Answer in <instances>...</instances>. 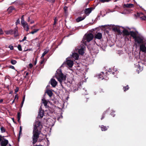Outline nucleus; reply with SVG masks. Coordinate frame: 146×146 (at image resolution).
I'll return each instance as SVG.
<instances>
[{
    "mask_svg": "<svg viewBox=\"0 0 146 146\" xmlns=\"http://www.w3.org/2000/svg\"><path fill=\"white\" fill-rule=\"evenodd\" d=\"M32 136V143L33 144H35L37 142L42 127L41 121L37 119L35 121Z\"/></svg>",
    "mask_w": 146,
    "mask_h": 146,
    "instance_id": "1",
    "label": "nucleus"
},
{
    "mask_svg": "<svg viewBox=\"0 0 146 146\" xmlns=\"http://www.w3.org/2000/svg\"><path fill=\"white\" fill-rule=\"evenodd\" d=\"M55 76L56 78L61 84L62 82L66 80V76L62 73L60 68H58L56 71Z\"/></svg>",
    "mask_w": 146,
    "mask_h": 146,
    "instance_id": "2",
    "label": "nucleus"
},
{
    "mask_svg": "<svg viewBox=\"0 0 146 146\" xmlns=\"http://www.w3.org/2000/svg\"><path fill=\"white\" fill-rule=\"evenodd\" d=\"M94 38V36L91 33H87L84 36L82 41L84 44L86 45V42H89L92 40Z\"/></svg>",
    "mask_w": 146,
    "mask_h": 146,
    "instance_id": "3",
    "label": "nucleus"
},
{
    "mask_svg": "<svg viewBox=\"0 0 146 146\" xmlns=\"http://www.w3.org/2000/svg\"><path fill=\"white\" fill-rule=\"evenodd\" d=\"M44 114V111L42 109V108L40 107L39 109V112L38 113L37 117L39 118H42L43 117Z\"/></svg>",
    "mask_w": 146,
    "mask_h": 146,
    "instance_id": "4",
    "label": "nucleus"
},
{
    "mask_svg": "<svg viewBox=\"0 0 146 146\" xmlns=\"http://www.w3.org/2000/svg\"><path fill=\"white\" fill-rule=\"evenodd\" d=\"M136 16L137 17H139L142 20L146 21V17L142 13H137Z\"/></svg>",
    "mask_w": 146,
    "mask_h": 146,
    "instance_id": "5",
    "label": "nucleus"
},
{
    "mask_svg": "<svg viewBox=\"0 0 146 146\" xmlns=\"http://www.w3.org/2000/svg\"><path fill=\"white\" fill-rule=\"evenodd\" d=\"M68 67L69 68H72L74 65V67H75L76 69H76L77 70H81V68H80V66H79V64H66Z\"/></svg>",
    "mask_w": 146,
    "mask_h": 146,
    "instance_id": "6",
    "label": "nucleus"
},
{
    "mask_svg": "<svg viewBox=\"0 0 146 146\" xmlns=\"http://www.w3.org/2000/svg\"><path fill=\"white\" fill-rule=\"evenodd\" d=\"M140 50L143 52H146V44H142L140 45Z\"/></svg>",
    "mask_w": 146,
    "mask_h": 146,
    "instance_id": "7",
    "label": "nucleus"
},
{
    "mask_svg": "<svg viewBox=\"0 0 146 146\" xmlns=\"http://www.w3.org/2000/svg\"><path fill=\"white\" fill-rule=\"evenodd\" d=\"M102 37V34L99 32H96L95 34L94 37L95 38L98 39H101Z\"/></svg>",
    "mask_w": 146,
    "mask_h": 146,
    "instance_id": "8",
    "label": "nucleus"
},
{
    "mask_svg": "<svg viewBox=\"0 0 146 146\" xmlns=\"http://www.w3.org/2000/svg\"><path fill=\"white\" fill-rule=\"evenodd\" d=\"M105 74L104 72H102L99 75V78H102V80H103V79H105H105L107 80L109 78L107 77V76H106V75H104V76H102V75H104Z\"/></svg>",
    "mask_w": 146,
    "mask_h": 146,
    "instance_id": "9",
    "label": "nucleus"
},
{
    "mask_svg": "<svg viewBox=\"0 0 146 146\" xmlns=\"http://www.w3.org/2000/svg\"><path fill=\"white\" fill-rule=\"evenodd\" d=\"M135 40L137 43H141L143 42V39L142 37L138 36L135 38Z\"/></svg>",
    "mask_w": 146,
    "mask_h": 146,
    "instance_id": "10",
    "label": "nucleus"
},
{
    "mask_svg": "<svg viewBox=\"0 0 146 146\" xmlns=\"http://www.w3.org/2000/svg\"><path fill=\"white\" fill-rule=\"evenodd\" d=\"M57 84V82L54 79H52L51 80L50 84L53 87H55Z\"/></svg>",
    "mask_w": 146,
    "mask_h": 146,
    "instance_id": "11",
    "label": "nucleus"
},
{
    "mask_svg": "<svg viewBox=\"0 0 146 146\" xmlns=\"http://www.w3.org/2000/svg\"><path fill=\"white\" fill-rule=\"evenodd\" d=\"M74 62L70 58H67L66 59V63L64 62L63 64H73Z\"/></svg>",
    "mask_w": 146,
    "mask_h": 146,
    "instance_id": "12",
    "label": "nucleus"
},
{
    "mask_svg": "<svg viewBox=\"0 0 146 146\" xmlns=\"http://www.w3.org/2000/svg\"><path fill=\"white\" fill-rule=\"evenodd\" d=\"M117 70H114L113 69H111L110 68L108 71V72L110 73V74H112L113 75H115L117 74Z\"/></svg>",
    "mask_w": 146,
    "mask_h": 146,
    "instance_id": "13",
    "label": "nucleus"
},
{
    "mask_svg": "<svg viewBox=\"0 0 146 146\" xmlns=\"http://www.w3.org/2000/svg\"><path fill=\"white\" fill-rule=\"evenodd\" d=\"M8 143V140L5 139L4 141H2L0 143V144L1 146H6Z\"/></svg>",
    "mask_w": 146,
    "mask_h": 146,
    "instance_id": "14",
    "label": "nucleus"
},
{
    "mask_svg": "<svg viewBox=\"0 0 146 146\" xmlns=\"http://www.w3.org/2000/svg\"><path fill=\"white\" fill-rule=\"evenodd\" d=\"M84 47H82L78 49V52L80 54L82 55L84 53Z\"/></svg>",
    "mask_w": 146,
    "mask_h": 146,
    "instance_id": "15",
    "label": "nucleus"
},
{
    "mask_svg": "<svg viewBox=\"0 0 146 146\" xmlns=\"http://www.w3.org/2000/svg\"><path fill=\"white\" fill-rule=\"evenodd\" d=\"M4 32L7 35H13V30L12 29L5 31Z\"/></svg>",
    "mask_w": 146,
    "mask_h": 146,
    "instance_id": "16",
    "label": "nucleus"
},
{
    "mask_svg": "<svg viewBox=\"0 0 146 146\" xmlns=\"http://www.w3.org/2000/svg\"><path fill=\"white\" fill-rule=\"evenodd\" d=\"M135 67L137 68V70L138 71V73H139L140 72H141L143 70V67L140 66L139 64L136 65Z\"/></svg>",
    "mask_w": 146,
    "mask_h": 146,
    "instance_id": "17",
    "label": "nucleus"
},
{
    "mask_svg": "<svg viewBox=\"0 0 146 146\" xmlns=\"http://www.w3.org/2000/svg\"><path fill=\"white\" fill-rule=\"evenodd\" d=\"M13 34H14L15 36L16 37L19 35L17 27L15 29L14 31H13Z\"/></svg>",
    "mask_w": 146,
    "mask_h": 146,
    "instance_id": "18",
    "label": "nucleus"
},
{
    "mask_svg": "<svg viewBox=\"0 0 146 146\" xmlns=\"http://www.w3.org/2000/svg\"><path fill=\"white\" fill-rule=\"evenodd\" d=\"M45 93H46L50 97H52L53 94L52 91L50 90H46Z\"/></svg>",
    "mask_w": 146,
    "mask_h": 146,
    "instance_id": "19",
    "label": "nucleus"
},
{
    "mask_svg": "<svg viewBox=\"0 0 146 146\" xmlns=\"http://www.w3.org/2000/svg\"><path fill=\"white\" fill-rule=\"evenodd\" d=\"M72 57L76 60H78L79 58V55L77 53H75L72 54Z\"/></svg>",
    "mask_w": 146,
    "mask_h": 146,
    "instance_id": "20",
    "label": "nucleus"
},
{
    "mask_svg": "<svg viewBox=\"0 0 146 146\" xmlns=\"http://www.w3.org/2000/svg\"><path fill=\"white\" fill-rule=\"evenodd\" d=\"M91 11L92 10L91 9L88 8L85 9V13L86 14L88 15L91 12Z\"/></svg>",
    "mask_w": 146,
    "mask_h": 146,
    "instance_id": "21",
    "label": "nucleus"
},
{
    "mask_svg": "<svg viewBox=\"0 0 146 146\" xmlns=\"http://www.w3.org/2000/svg\"><path fill=\"white\" fill-rule=\"evenodd\" d=\"M21 113L19 112L17 113V119H18V121L19 123H21V120H20V119L21 118Z\"/></svg>",
    "mask_w": 146,
    "mask_h": 146,
    "instance_id": "22",
    "label": "nucleus"
},
{
    "mask_svg": "<svg viewBox=\"0 0 146 146\" xmlns=\"http://www.w3.org/2000/svg\"><path fill=\"white\" fill-rule=\"evenodd\" d=\"M124 6L125 7L129 8H131L133 7L134 6V5L133 4L130 3L125 4Z\"/></svg>",
    "mask_w": 146,
    "mask_h": 146,
    "instance_id": "23",
    "label": "nucleus"
},
{
    "mask_svg": "<svg viewBox=\"0 0 146 146\" xmlns=\"http://www.w3.org/2000/svg\"><path fill=\"white\" fill-rule=\"evenodd\" d=\"M123 34L125 35H130V33L127 30L124 29L123 31Z\"/></svg>",
    "mask_w": 146,
    "mask_h": 146,
    "instance_id": "24",
    "label": "nucleus"
},
{
    "mask_svg": "<svg viewBox=\"0 0 146 146\" xmlns=\"http://www.w3.org/2000/svg\"><path fill=\"white\" fill-rule=\"evenodd\" d=\"M85 16H84L82 17H78L76 19V21L78 22H79L82 20H84L85 18Z\"/></svg>",
    "mask_w": 146,
    "mask_h": 146,
    "instance_id": "25",
    "label": "nucleus"
},
{
    "mask_svg": "<svg viewBox=\"0 0 146 146\" xmlns=\"http://www.w3.org/2000/svg\"><path fill=\"white\" fill-rule=\"evenodd\" d=\"M42 103L44 104V106H46L48 104V102L47 101L45 100L44 98H43L42 100Z\"/></svg>",
    "mask_w": 146,
    "mask_h": 146,
    "instance_id": "26",
    "label": "nucleus"
},
{
    "mask_svg": "<svg viewBox=\"0 0 146 146\" xmlns=\"http://www.w3.org/2000/svg\"><path fill=\"white\" fill-rule=\"evenodd\" d=\"M101 130L102 131H105L107 130L108 128L106 126H105L103 125H102L101 127Z\"/></svg>",
    "mask_w": 146,
    "mask_h": 146,
    "instance_id": "27",
    "label": "nucleus"
},
{
    "mask_svg": "<svg viewBox=\"0 0 146 146\" xmlns=\"http://www.w3.org/2000/svg\"><path fill=\"white\" fill-rule=\"evenodd\" d=\"M21 23L22 25H24V26H25V25H27V29H28V25L27 23L26 22H25L24 20H21Z\"/></svg>",
    "mask_w": 146,
    "mask_h": 146,
    "instance_id": "28",
    "label": "nucleus"
},
{
    "mask_svg": "<svg viewBox=\"0 0 146 146\" xmlns=\"http://www.w3.org/2000/svg\"><path fill=\"white\" fill-rule=\"evenodd\" d=\"M131 35L135 39L136 37V35L135 32H131L130 33Z\"/></svg>",
    "mask_w": 146,
    "mask_h": 146,
    "instance_id": "29",
    "label": "nucleus"
},
{
    "mask_svg": "<svg viewBox=\"0 0 146 146\" xmlns=\"http://www.w3.org/2000/svg\"><path fill=\"white\" fill-rule=\"evenodd\" d=\"M39 29H35L33 31H31L30 33L33 34L34 33H36L39 30Z\"/></svg>",
    "mask_w": 146,
    "mask_h": 146,
    "instance_id": "30",
    "label": "nucleus"
},
{
    "mask_svg": "<svg viewBox=\"0 0 146 146\" xmlns=\"http://www.w3.org/2000/svg\"><path fill=\"white\" fill-rule=\"evenodd\" d=\"M48 52V50H45L44 52L43 53L42 56L41 57V58H44V57L45 56V55Z\"/></svg>",
    "mask_w": 146,
    "mask_h": 146,
    "instance_id": "31",
    "label": "nucleus"
},
{
    "mask_svg": "<svg viewBox=\"0 0 146 146\" xmlns=\"http://www.w3.org/2000/svg\"><path fill=\"white\" fill-rule=\"evenodd\" d=\"M129 88V87L127 85L125 87H124L123 88V89L124 90V91L125 92L127 90H128Z\"/></svg>",
    "mask_w": 146,
    "mask_h": 146,
    "instance_id": "32",
    "label": "nucleus"
},
{
    "mask_svg": "<svg viewBox=\"0 0 146 146\" xmlns=\"http://www.w3.org/2000/svg\"><path fill=\"white\" fill-rule=\"evenodd\" d=\"M25 96H24L23 97L22 101V102L21 103V108H22L23 106V104L24 103V102L25 101Z\"/></svg>",
    "mask_w": 146,
    "mask_h": 146,
    "instance_id": "33",
    "label": "nucleus"
},
{
    "mask_svg": "<svg viewBox=\"0 0 146 146\" xmlns=\"http://www.w3.org/2000/svg\"><path fill=\"white\" fill-rule=\"evenodd\" d=\"M22 127L21 126L20 127V129L19 131V136L18 137V139L20 138V135L22 133Z\"/></svg>",
    "mask_w": 146,
    "mask_h": 146,
    "instance_id": "34",
    "label": "nucleus"
},
{
    "mask_svg": "<svg viewBox=\"0 0 146 146\" xmlns=\"http://www.w3.org/2000/svg\"><path fill=\"white\" fill-rule=\"evenodd\" d=\"M42 60H41L40 64H42L45 63V62L46 61V59H44V58H41Z\"/></svg>",
    "mask_w": 146,
    "mask_h": 146,
    "instance_id": "35",
    "label": "nucleus"
},
{
    "mask_svg": "<svg viewBox=\"0 0 146 146\" xmlns=\"http://www.w3.org/2000/svg\"><path fill=\"white\" fill-rule=\"evenodd\" d=\"M1 130L2 133L5 132V129L3 127H1Z\"/></svg>",
    "mask_w": 146,
    "mask_h": 146,
    "instance_id": "36",
    "label": "nucleus"
},
{
    "mask_svg": "<svg viewBox=\"0 0 146 146\" xmlns=\"http://www.w3.org/2000/svg\"><path fill=\"white\" fill-rule=\"evenodd\" d=\"M22 25L23 26V27L25 28V29L27 31H28L29 30V27L28 26V29H27V25H25V26H24V25Z\"/></svg>",
    "mask_w": 146,
    "mask_h": 146,
    "instance_id": "37",
    "label": "nucleus"
},
{
    "mask_svg": "<svg viewBox=\"0 0 146 146\" xmlns=\"http://www.w3.org/2000/svg\"><path fill=\"white\" fill-rule=\"evenodd\" d=\"M106 113V111L104 112L103 113V114L102 115V117L101 119L102 120L104 118L105 116V114Z\"/></svg>",
    "mask_w": 146,
    "mask_h": 146,
    "instance_id": "38",
    "label": "nucleus"
},
{
    "mask_svg": "<svg viewBox=\"0 0 146 146\" xmlns=\"http://www.w3.org/2000/svg\"><path fill=\"white\" fill-rule=\"evenodd\" d=\"M100 1L102 3H104L106 2H108L110 1L111 0H100Z\"/></svg>",
    "mask_w": 146,
    "mask_h": 146,
    "instance_id": "39",
    "label": "nucleus"
},
{
    "mask_svg": "<svg viewBox=\"0 0 146 146\" xmlns=\"http://www.w3.org/2000/svg\"><path fill=\"white\" fill-rule=\"evenodd\" d=\"M16 63V61L14 60H12L11 61V63L12 64H15Z\"/></svg>",
    "mask_w": 146,
    "mask_h": 146,
    "instance_id": "40",
    "label": "nucleus"
},
{
    "mask_svg": "<svg viewBox=\"0 0 146 146\" xmlns=\"http://www.w3.org/2000/svg\"><path fill=\"white\" fill-rule=\"evenodd\" d=\"M18 50L20 51L22 50V48L21 46L20 45H19L18 46Z\"/></svg>",
    "mask_w": 146,
    "mask_h": 146,
    "instance_id": "41",
    "label": "nucleus"
},
{
    "mask_svg": "<svg viewBox=\"0 0 146 146\" xmlns=\"http://www.w3.org/2000/svg\"><path fill=\"white\" fill-rule=\"evenodd\" d=\"M19 88L18 87H16L15 90V93L16 94V93L18 91Z\"/></svg>",
    "mask_w": 146,
    "mask_h": 146,
    "instance_id": "42",
    "label": "nucleus"
},
{
    "mask_svg": "<svg viewBox=\"0 0 146 146\" xmlns=\"http://www.w3.org/2000/svg\"><path fill=\"white\" fill-rule=\"evenodd\" d=\"M9 48H10L11 50H13V46H12L11 45H10L9 46Z\"/></svg>",
    "mask_w": 146,
    "mask_h": 146,
    "instance_id": "43",
    "label": "nucleus"
},
{
    "mask_svg": "<svg viewBox=\"0 0 146 146\" xmlns=\"http://www.w3.org/2000/svg\"><path fill=\"white\" fill-rule=\"evenodd\" d=\"M20 23V21L19 19H17V21L16 22V25H18V24H19Z\"/></svg>",
    "mask_w": 146,
    "mask_h": 146,
    "instance_id": "44",
    "label": "nucleus"
},
{
    "mask_svg": "<svg viewBox=\"0 0 146 146\" xmlns=\"http://www.w3.org/2000/svg\"><path fill=\"white\" fill-rule=\"evenodd\" d=\"M24 73H26V75L24 76V78H26L27 77V76L28 75L29 73L28 72H26L25 71L24 72Z\"/></svg>",
    "mask_w": 146,
    "mask_h": 146,
    "instance_id": "45",
    "label": "nucleus"
},
{
    "mask_svg": "<svg viewBox=\"0 0 146 146\" xmlns=\"http://www.w3.org/2000/svg\"><path fill=\"white\" fill-rule=\"evenodd\" d=\"M8 9L9 10H14V8L13 7H9Z\"/></svg>",
    "mask_w": 146,
    "mask_h": 146,
    "instance_id": "46",
    "label": "nucleus"
},
{
    "mask_svg": "<svg viewBox=\"0 0 146 146\" xmlns=\"http://www.w3.org/2000/svg\"><path fill=\"white\" fill-rule=\"evenodd\" d=\"M27 38V37L26 36H25L23 38L21 42H23L24 40H25Z\"/></svg>",
    "mask_w": 146,
    "mask_h": 146,
    "instance_id": "47",
    "label": "nucleus"
},
{
    "mask_svg": "<svg viewBox=\"0 0 146 146\" xmlns=\"http://www.w3.org/2000/svg\"><path fill=\"white\" fill-rule=\"evenodd\" d=\"M9 68H11V69H13L15 70V68L13 66H9Z\"/></svg>",
    "mask_w": 146,
    "mask_h": 146,
    "instance_id": "48",
    "label": "nucleus"
},
{
    "mask_svg": "<svg viewBox=\"0 0 146 146\" xmlns=\"http://www.w3.org/2000/svg\"><path fill=\"white\" fill-rule=\"evenodd\" d=\"M67 8H68L67 7H64V9L65 12H66L67 11Z\"/></svg>",
    "mask_w": 146,
    "mask_h": 146,
    "instance_id": "49",
    "label": "nucleus"
},
{
    "mask_svg": "<svg viewBox=\"0 0 146 146\" xmlns=\"http://www.w3.org/2000/svg\"><path fill=\"white\" fill-rule=\"evenodd\" d=\"M29 68L30 69H31L33 66V64H29Z\"/></svg>",
    "mask_w": 146,
    "mask_h": 146,
    "instance_id": "50",
    "label": "nucleus"
},
{
    "mask_svg": "<svg viewBox=\"0 0 146 146\" xmlns=\"http://www.w3.org/2000/svg\"><path fill=\"white\" fill-rule=\"evenodd\" d=\"M105 92V90L103 89H101V90H100V92L101 93L102 92Z\"/></svg>",
    "mask_w": 146,
    "mask_h": 146,
    "instance_id": "51",
    "label": "nucleus"
},
{
    "mask_svg": "<svg viewBox=\"0 0 146 146\" xmlns=\"http://www.w3.org/2000/svg\"><path fill=\"white\" fill-rule=\"evenodd\" d=\"M18 98H19V97H18V96H17V94L16 95H15V99H16V98H17V99L18 100Z\"/></svg>",
    "mask_w": 146,
    "mask_h": 146,
    "instance_id": "52",
    "label": "nucleus"
},
{
    "mask_svg": "<svg viewBox=\"0 0 146 146\" xmlns=\"http://www.w3.org/2000/svg\"><path fill=\"white\" fill-rule=\"evenodd\" d=\"M30 23L31 24H32V23H34V21H32V20H31V21H30Z\"/></svg>",
    "mask_w": 146,
    "mask_h": 146,
    "instance_id": "53",
    "label": "nucleus"
},
{
    "mask_svg": "<svg viewBox=\"0 0 146 146\" xmlns=\"http://www.w3.org/2000/svg\"><path fill=\"white\" fill-rule=\"evenodd\" d=\"M114 29L115 30H116V31H119V29H117V28H114Z\"/></svg>",
    "mask_w": 146,
    "mask_h": 146,
    "instance_id": "54",
    "label": "nucleus"
},
{
    "mask_svg": "<svg viewBox=\"0 0 146 146\" xmlns=\"http://www.w3.org/2000/svg\"><path fill=\"white\" fill-rule=\"evenodd\" d=\"M24 15H23L21 18V20H24Z\"/></svg>",
    "mask_w": 146,
    "mask_h": 146,
    "instance_id": "55",
    "label": "nucleus"
},
{
    "mask_svg": "<svg viewBox=\"0 0 146 146\" xmlns=\"http://www.w3.org/2000/svg\"><path fill=\"white\" fill-rule=\"evenodd\" d=\"M28 22H30L31 21V20L30 18V17H29L28 18V20H27Z\"/></svg>",
    "mask_w": 146,
    "mask_h": 146,
    "instance_id": "56",
    "label": "nucleus"
},
{
    "mask_svg": "<svg viewBox=\"0 0 146 146\" xmlns=\"http://www.w3.org/2000/svg\"><path fill=\"white\" fill-rule=\"evenodd\" d=\"M56 19H54V24H55L56 23Z\"/></svg>",
    "mask_w": 146,
    "mask_h": 146,
    "instance_id": "57",
    "label": "nucleus"
},
{
    "mask_svg": "<svg viewBox=\"0 0 146 146\" xmlns=\"http://www.w3.org/2000/svg\"><path fill=\"white\" fill-rule=\"evenodd\" d=\"M3 99H1L0 100V103H1L3 102Z\"/></svg>",
    "mask_w": 146,
    "mask_h": 146,
    "instance_id": "58",
    "label": "nucleus"
},
{
    "mask_svg": "<svg viewBox=\"0 0 146 146\" xmlns=\"http://www.w3.org/2000/svg\"><path fill=\"white\" fill-rule=\"evenodd\" d=\"M12 120L13 121V122L15 123V121H14V118H12Z\"/></svg>",
    "mask_w": 146,
    "mask_h": 146,
    "instance_id": "59",
    "label": "nucleus"
},
{
    "mask_svg": "<svg viewBox=\"0 0 146 146\" xmlns=\"http://www.w3.org/2000/svg\"><path fill=\"white\" fill-rule=\"evenodd\" d=\"M14 102H15V99L12 101V104H13Z\"/></svg>",
    "mask_w": 146,
    "mask_h": 146,
    "instance_id": "60",
    "label": "nucleus"
},
{
    "mask_svg": "<svg viewBox=\"0 0 146 146\" xmlns=\"http://www.w3.org/2000/svg\"><path fill=\"white\" fill-rule=\"evenodd\" d=\"M127 11H129L128 12L129 13H130V11H129V9H127Z\"/></svg>",
    "mask_w": 146,
    "mask_h": 146,
    "instance_id": "61",
    "label": "nucleus"
},
{
    "mask_svg": "<svg viewBox=\"0 0 146 146\" xmlns=\"http://www.w3.org/2000/svg\"><path fill=\"white\" fill-rule=\"evenodd\" d=\"M2 140V139H1V137H0V142Z\"/></svg>",
    "mask_w": 146,
    "mask_h": 146,
    "instance_id": "62",
    "label": "nucleus"
},
{
    "mask_svg": "<svg viewBox=\"0 0 146 146\" xmlns=\"http://www.w3.org/2000/svg\"><path fill=\"white\" fill-rule=\"evenodd\" d=\"M12 93H13V92L12 91H11V92H10L9 94H11Z\"/></svg>",
    "mask_w": 146,
    "mask_h": 146,
    "instance_id": "63",
    "label": "nucleus"
},
{
    "mask_svg": "<svg viewBox=\"0 0 146 146\" xmlns=\"http://www.w3.org/2000/svg\"><path fill=\"white\" fill-rule=\"evenodd\" d=\"M9 146H11V145L10 144H9Z\"/></svg>",
    "mask_w": 146,
    "mask_h": 146,
    "instance_id": "64",
    "label": "nucleus"
}]
</instances>
